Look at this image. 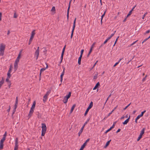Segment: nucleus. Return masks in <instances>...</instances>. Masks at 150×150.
Instances as JSON below:
<instances>
[{
  "label": "nucleus",
  "mask_w": 150,
  "mask_h": 150,
  "mask_svg": "<svg viewBox=\"0 0 150 150\" xmlns=\"http://www.w3.org/2000/svg\"><path fill=\"white\" fill-rule=\"evenodd\" d=\"M36 105V102L35 101H34L33 103V104L32 106V107L30 110L29 113L28 115V117L29 119L30 117L32 115V114L34 112V109H35Z\"/></svg>",
  "instance_id": "1"
},
{
  "label": "nucleus",
  "mask_w": 150,
  "mask_h": 150,
  "mask_svg": "<svg viewBox=\"0 0 150 150\" xmlns=\"http://www.w3.org/2000/svg\"><path fill=\"white\" fill-rule=\"evenodd\" d=\"M5 45L3 44H1L0 46V56H3L4 54V50Z\"/></svg>",
  "instance_id": "2"
},
{
  "label": "nucleus",
  "mask_w": 150,
  "mask_h": 150,
  "mask_svg": "<svg viewBox=\"0 0 150 150\" xmlns=\"http://www.w3.org/2000/svg\"><path fill=\"white\" fill-rule=\"evenodd\" d=\"M71 96V92H69L68 95H66V96H64V98L63 100V102L64 103H66L68 99Z\"/></svg>",
  "instance_id": "3"
},
{
  "label": "nucleus",
  "mask_w": 150,
  "mask_h": 150,
  "mask_svg": "<svg viewBox=\"0 0 150 150\" xmlns=\"http://www.w3.org/2000/svg\"><path fill=\"white\" fill-rule=\"evenodd\" d=\"M35 30H34L32 31V32L31 33V35L30 38V39L29 42V43H28L29 45H30L31 43V42L32 41V40H33V38L35 34Z\"/></svg>",
  "instance_id": "4"
},
{
  "label": "nucleus",
  "mask_w": 150,
  "mask_h": 150,
  "mask_svg": "<svg viewBox=\"0 0 150 150\" xmlns=\"http://www.w3.org/2000/svg\"><path fill=\"white\" fill-rule=\"evenodd\" d=\"M65 47H66V45H65L62 51V53L61 57V61L60 62V63H61L62 61V59H63V55H64V52L65 51Z\"/></svg>",
  "instance_id": "5"
},
{
  "label": "nucleus",
  "mask_w": 150,
  "mask_h": 150,
  "mask_svg": "<svg viewBox=\"0 0 150 150\" xmlns=\"http://www.w3.org/2000/svg\"><path fill=\"white\" fill-rule=\"evenodd\" d=\"M42 131L46 132L47 130V127L45 124L44 123H42Z\"/></svg>",
  "instance_id": "6"
},
{
  "label": "nucleus",
  "mask_w": 150,
  "mask_h": 150,
  "mask_svg": "<svg viewBox=\"0 0 150 150\" xmlns=\"http://www.w3.org/2000/svg\"><path fill=\"white\" fill-rule=\"evenodd\" d=\"M89 139H88L87 140H86V141L85 142V143L83 144V145L81 146V148H80L81 150H83V148L86 145V143L87 142H89Z\"/></svg>",
  "instance_id": "7"
},
{
  "label": "nucleus",
  "mask_w": 150,
  "mask_h": 150,
  "mask_svg": "<svg viewBox=\"0 0 150 150\" xmlns=\"http://www.w3.org/2000/svg\"><path fill=\"white\" fill-rule=\"evenodd\" d=\"M95 44V42H94L93 43V44L92 45V46H91L90 51L89 52V53L87 55V57H88L90 54L91 53V52L92 51L93 48L94 46V45Z\"/></svg>",
  "instance_id": "8"
},
{
  "label": "nucleus",
  "mask_w": 150,
  "mask_h": 150,
  "mask_svg": "<svg viewBox=\"0 0 150 150\" xmlns=\"http://www.w3.org/2000/svg\"><path fill=\"white\" fill-rule=\"evenodd\" d=\"M39 51H36L35 53L34 56L36 57V59L37 60L39 57Z\"/></svg>",
  "instance_id": "9"
},
{
  "label": "nucleus",
  "mask_w": 150,
  "mask_h": 150,
  "mask_svg": "<svg viewBox=\"0 0 150 150\" xmlns=\"http://www.w3.org/2000/svg\"><path fill=\"white\" fill-rule=\"evenodd\" d=\"M130 118V116H129V117L123 122V124L124 125H126L129 122Z\"/></svg>",
  "instance_id": "10"
},
{
  "label": "nucleus",
  "mask_w": 150,
  "mask_h": 150,
  "mask_svg": "<svg viewBox=\"0 0 150 150\" xmlns=\"http://www.w3.org/2000/svg\"><path fill=\"white\" fill-rule=\"evenodd\" d=\"M18 67V63H14V70L15 71L17 70Z\"/></svg>",
  "instance_id": "11"
},
{
  "label": "nucleus",
  "mask_w": 150,
  "mask_h": 150,
  "mask_svg": "<svg viewBox=\"0 0 150 150\" xmlns=\"http://www.w3.org/2000/svg\"><path fill=\"white\" fill-rule=\"evenodd\" d=\"M83 128H84L83 127H82L81 128V130H80V131H79V132L78 133L79 136V137L80 136L81 134L83 132Z\"/></svg>",
  "instance_id": "12"
},
{
  "label": "nucleus",
  "mask_w": 150,
  "mask_h": 150,
  "mask_svg": "<svg viewBox=\"0 0 150 150\" xmlns=\"http://www.w3.org/2000/svg\"><path fill=\"white\" fill-rule=\"evenodd\" d=\"M48 97L44 95L43 96V101L44 103H45L47 100Z\"/></svg>",
  "instance_id": "13"
},
{
  "label": "nucleus",
  "mask_w": 150,
  "mask_h": 150,
  "mask_svg": "<svg viewBox=\"0 0 150 150\" xmlns=\"http://www.w3.org/2000/svg\"><path fill=\"white\" fill-rule=\"evenodd\" d=\"M100 86V83L99 82H98L96 84L95 87L93 88V90H94L96 89L98 87Z\"/></svg>",
  "instance_id": "14"
},
{
  "label": "nucleus",
  "mask_w": 150,
  "mask_h": 150,
  "mask_svg": "<svg viewBox=\"0 0 150 150\" xmlns=\"http://www.w3.org/2000/svg\"><path fill=\"white\" fill-rule=\"evenodd\" d=\"M51 91V90L50 89H49L47 91V92H46V93L45 94V95L48 97V96L49 95Z\"/></svg>",
  "instance_id": "15"
},
{
  "label": "nucleus",
  "mask_w": 150,
  "mask_h": 150,
  "mask_svg": "<svg viewBox=\"0 0 150 150\" xmlns=\"http://www.w3.org/2000/svg\"><path fill=\"white\" fill-rule=\"evenodd\" d=\"M145 130V129L144 128H143L141 131L139 135L142 136L143 134L144 133Z\"/></svg>",
  "instance_id": "16"
},
{
  "label": "nucleus",
  "mask_w": 150,
  "mask_h": 150,
  "mask_svg": "<svg viewBox=\"0 0 150 150\" xmlns=\"http://www.w3.org/2000/svg\"><path fill=\"white\" fill-rule=\"evenodd\" d=\"M76 106V105L75 104L73 105L72 107H71V109L70 110V113H71L73 111L75 107Z\"/></svg>",
  "instance_id": "17"
},
{
  "label": "nucleus",
  "mask_w": 150,
  "mask_h": 150,
  "mask_svg": "<svg viewBox=\"0 0 150 150\" xmlns=\"http://www.w3.org/2000/svg\"><path fill=\"white\" fill-rule=\"evenodd\" d=\"M4 82V80L2 79V80H1L0 81V88H1V86H2V85L3 84Z\"/></svg>",
  "instance_id": "18"
},
{
  "label": "nucleus",
  "mask_w": 150,
  "mask_h": 150,
  "mask_svg": "<svg viewBox=\"0 0 150 150\" xmlns=\"http://www.w3.org/2000/svg\"><path fill=\"white\" fill-rule=\"evenodd\" d=\"M5 139H6V138H4V137H3V138H2V139H1V141H0V143H1L3 144L4 141L5 140Z\"/></svg>",
  "instance_id": "19"
},
{
  "label": "nucleus",
  "mask_w": 150,
  "mask_h": 150,
  "mask_svg": "<svg viewBox=\"0 0 150 150\" xmlns=\"http://www.w3.org/2000/svg\"><path fill=\"white\" fill-rule=\"evenodd\" d=\"M48 65H47V66H46V68H42V69H40V71H45L46 69H47V68H48Z\"/></svg>",
  "instance_id": "20"
},
{
  "label": "nucleus",
  "mask_w": 150,
  "mask_h": 150,
  "mask_svg": "<svg viewBox=\"0 0 150 150\" xmlns=\"http://www.w3.org/2000/svg\"><path fill=\"white\" fill-rule=\"evenodd\" d=\"M76 18H75L74 21L73 28H75V24H76Z\"/></svg>",
  "instance_id": "21"
},
{
  "label": "nucleus",
  "mask_w": 150,
  "mask_h": 150,
  "mask_svg": "<svg viewBox=\"0 0 150 150\" xmlns=\"http://www.w3.org/2000/svg\"><path fill=\"white\" fill-rule=\"evenodd\" d=\"M18 144H15V146L14 150H18Z\"/></svg>",
  "instance_id": "22"
},
{
  "label": "nucleus",
  "mask_w": 150,
  "mask_h": 150,
  "mask_svg": "<svg viewBox=\"0 0 150 150\" xmlns=\"http://www.w3.org/2000/svg\"><path fill=\"white\" fill-rule=\"evenodd\" d=\"M111 140H110L108 141L107 142V143H106V145H105V147H107V146H108L109 145V144L110 143V142H111Z\"/></svg>",
  "instance_id": "23"
},
{
  "label": "nucleus",
  "mask_w": 150,
  "mask_h": 150,
  "mask_svg": "<svg viewBox=\"0 0 150 150\" xmlns=\"http://www.w3.org/2000/svg\"><path fill=\"white\" fill-rule=\"evenodd\" d=\"M93 106V103L92 101H91L88 106L89 108H91Z\"/></svg>",
  "instance_id": "24"
},
{
  "label": "nucleus",
  "mask_w": 150,
  "mask_h": 150,
  "mask_svg": "<svg viewBox=\"0 0 150 150\" xmlns=\"http://www.w3.org/2000/svg\"><path fill=\"white\" fill-rule=\"evenodd\" d=\"M74 28H72V29L71 31V38H72L73 35V34L74 31Z\"/></svg>",
  "instance_id": "25"
},
{
  "label": "nucleus",
  "mask_w": 150,
  "mask_h": 150,
  "mask_svg": "<svg viewBox=\"0 0 150 150\" xmlns=\"http://www.w3.org/2000/svg\"><path fill=\"white\" fill-rule=\"evenodd\" d=\"M3 144L0 143V150L2 149L3 147Z\"/></svg>",
  "instance_id": "26"
},
{
  "label": "nucleus",
  "mask_w": 150,
  "mask_h": 150,
  "mask_svg": "<svg viewBox=\"0 0 150 150\" xmlns=\"http://www.w3.org/2000/svg\"><path fill=\"white\" fill-rule=\"evenodd\" d=\"M122 59H120L118 61V62H116L113 66V67H115L117 64H118L121 61V60Z\"/></svg>",
  "instance_id": "27"
},
{
  "label": "nucleus",
  "mask_w": 150,
  "mask_h": 150,
  "mask_svg": "<svg viewBox=\"0 0 150 150\" xmlns=\"http://www.w3.org/2000/svg\"><path fill=\"white\" fill-rule=\"evenodd\" d=\"M7 78H10L11 76V73L8 72L7 73Z\"/></svg>",
  "instance_id": "28"
},
{
  "label": "nucleus",
  "mask_w": 150,
  "mask_h": 150,
  "mask_svg": "<svg viewBox=\"0 0 150 150\" xmlns=\"http://www.w3.org/2000/svg\"><path fill=\"white\" fill-rule=\"evenodd\" d=\"M110 39V38L109 37H108L106 40L104 42V44H105Z\"/></svg>",
  "instance_id": "29"
},
{
  "label": "nucleus",
  "mask_w": 150,
  "mask_h": 150,
  "mask_svg": "<svg viewBox=\"0 0 150 150\" xmlns=\"http://www.w3.org/2000/svg\"><path fill=\"white\" fill-rule=\"evenodd\" d=\"M21 51H20L19 54L18 55V57H17V59H20V57H21Z\"/></svg>",
  "instance_id": "30"
},
{
  "label": "nucleus",
  "mask_w": 150,
  "mask_h": 150,
  "mask_svg": "<svg viewBox=\"0 0 150 150\" xmlns=\"http://www.w3.org/2000/svg\"><path fill=\"white\" fill-rule=\"evenodd\" d=\"M10 78H7V77L6 79V81L7 82H8V83H11V81H10L9 80V79Z\"/></svg>",
  "instance_id": "31"
},
{
  "label": "nucleus",
  "mask_w": 150,
  "mask_h": 150,
  "mask_svg": "<svg viewBox=\"0 0 150 150\" xmlns=\"http://www.w3.org/2000/svg\"><path fill=\"white\" fill-rule=\"evenodd\" d=\"M142 136L139 135V137H138V139H137V141H139L140 140V139L142 138Z\"/></svg>",
  "instance_id": "32"
},
{
  "label": "nucleus",
  "mask_w": 150,
  "mask_h": 150,
  "mask_svg": "<svg viewBox=\"0 0 150 150\" xmlns=\"http://www.w3.org/2000/svg\"><path fill=\"white\" fill-rule=\"evenodd\" d=\"M12 66L10 65V68H9V70L8 71V72L11 73V71L12 70Z\"/></svg>",
  "instance_id": "33"
},
{
  "label": "nucleus",
  "mask_w": 150,
  "mask_h": 150,
  "mask_svg": "<svg viewBox=\"0 0 150 150\" xmlns=\"http://www.w3.org/2000/svg\"><path fill=\"white\" fill-rule=\"evenodd\" d=\"M18 144V138H16L15 140V144Z\"/></svg>",
  "instance_id": "34"
},
{
  "label": "nucleus",
  "mask_w": 150,
  "mask_h": 150,
  "mask_svg": "<svg viewBox=\"0 0 150 150\" xmlns=\"http://www.w3.org/2000/svg\"><path fill=\"white\" fill-rule=\"evenodd\" d=\"M46 133L45 132L42 131L41 136H44Z\"/></svg>",
  "instance_id": "35"
},
{
  "label": "nucleus",
  "mask_w": 150,
  "mask_h": 150,
  "mask_svg": "<svg viewBox=\"0 0 150 150\" xmlns=\"http://www.w3.org/2000/svg\"><path fill=\"white\" fill-rule=\"evenodd\" d=\"M69 10L67 9V18L68 19V18H69Z\"/></svg>",
  "instance_id": "36"
},
{
  "label": "nucleus",
  "mask_w": 150,
  "mask_h": 150,
  "mask_svg": "<svg viewBox=\"0 0 150 150\" xmlns=\"http://www.w3.org/2000/svg\"><path fill=\"white\" fill-rule=\"evenodd\" d=\"M51 11H55V8L54 6H53L52 7V9L51 10Z\"/></svg>",
  "instance_id": "37"
},
{
  "label": "nucleus",
  "mask_w": 150,
  "mask_h": 150,
  "mask_svg": "<svg viewBox=\"0 0 150 150\" xmlns=\"http://www.w3.org/2000/svg\"><path fill=\"white\" fill-rule=\"evenodd\" d=\"M71 1H72V0H70V1L69 2V6H68V9H69H69H70V4H71Z\"/></svg>",
  "instance_id": "38"
},
{
  "label": "nucleus",
  "mask_w": 150,
  "mask_h": 150,
  "mask_svg": "<svg viewBox=\"0 0 150 150\" xmlns=\"http://www.w3.org/2000/svg\"><path fill=\"white\" fill-rule=\"evenodd\" d=\"M64 72H62V74L60 75V78H61V79H63V76H64Z\"/></svg>",
  "instance_id": "39"
},
{
  "label": "nucleus",
  "mask_w": 150,
  "mask_h": 150,
  "mask_svg": "<svg viewBox=\"0 0 150 150\" xmlns=\"http://www.w3.org/2000/svg\"><path fill=\"white\" fill-rule=\"evenodd\" d=\"M147 12H146L144 14V15L142 17V19H144V17H145V16H146V15H147Z\"/></svg>",
  "instance_id": "40"
},
{
  "label": "nucleus",
  "mask_w": 150,
  "mask_h": 150,
  "mask_svg": "<svg viewBox=\"0 0 150 150\" xmlns=\"http://www.w3.org/2000/svg\"><path fill=\"white\" fill-rule=\"evenodd\" d=\"M132 12L131 11H130L129 12V14H128L126 16V18H127L129 16H130L132 13Z\"/></svg>",
  "instance_id": "41"
},
{
  "label": "nucleus",
  "mask_w": 150,
  "mask_h": 150,
  "mask_svg": "<svg viewBox=\"0 0 150 150\" xmlns=\"http://www.w3.org/2000/svg\"><path fill=\"white\" fill-rule=\"evenodd\" d=\"M37 115H38V118H40L41 117V116L40 115V113L38 112L37 113Z\"/></svg>",
  "instance_id": "42"
},
{
  "label": "nucleus",
  "mask_w": 150,
  "mask_h": 150,
  "mask_svg": "<svg viewBox=\"0 0 150 150\" xmlns=\"http://www.w3.org/2000/svg\"><path fill=\"white\" fill-rule=\"evenodd\" d=\"M147 75H146L145 77L142 80V81L143 82H144V81H145L146 80V78L147 77Z\"/></svg>",
  "instance_id": "43"
},
{
  "label": "nucleus",
  "mask_w": 150,
  "mask_h": 150,
  "mask_svg": "<svg viewBox=\"0 0 150 150\" xmlns=\"http://www.w3.org/2000/svg\"><path fill=\"white\" fill-rule=\"evenodd\" d=\"M17 16L16 15V13L15 12L14 14L13 18H17Z\"/></svg>",
  "instance_id": "44"
},
{
  "label": "nucleus",
  "mask_w": 150,
  "mask_h": 150,
  "mask_svg": "<svg viewBox=\"0 0 150 150\" xmlns=\"http://www.w3.org/2000/svg\"><path fill=\"white\" fill-rule=\"evenodd\" d=\"M131 103H130L129 105L127 106L125 108H124V110H125L130 105Z\"/></svg>",
  "instance_id": "45"
},
{
  "label": "nucleus",
  "mask_w": 150,
  "mask_h": 150,
  "mask_svg": "<svg viewBox=\"0 0 150 150\" xmlns=\"http://www.w3.org/2000/svg\"><path fill=\"white\" fill-rule=\"evenodd\" d=\"M19 61V59H16L15 60V63H18Z\"/></svg>",
  "instance_id": "46"
},
{
  "label": "nucleus",
  "mask_w": 150,
  "mask_h": 150,
  "mask_svg": "<svg viewBox=\"0 0 150 150\" xmlns=\"http://www.w3.org/2000/svg\"><path fill=\"white\" fill-rule=\"evenodd\" d=\"M146 112V111L145 110L144 111H143L142 112L141 114H140L142 116Z\"/></svg>",
  "instance_id": "47"
},
{
  "label": "nucleus",
  "mask_w": 150,
  "mask_h": 150,
  "mask_svg": "<svg viewBox=\"0 0 150 150\" xmlns=\"http://www.w3.org/2000/svg\"><path fill=\"white\" fill-rule=\"evenodd\" d=\"M141 117H142V116L141 115H139L136 118L138 120Z\"/></svg>",
  "instance_id": "48"
},
{
  "label": "nucleus",
  "mask_w": 150,
  "mask_h": 150,
  "mask_svg": "<svg viewBox=\"0 0 150 150\" xmlns=\"http://www.w3.org/2000/svg\"><path fill=\"white\" fill-rule=\"evenodd\" d=\"M111 129L110 128L109 129H108L105 132V134H106L107 133H108V132L110 131V130H111Z\"/></svg>",
  "instance_id": "49"
},
{
  "label": "nucleus",
  "mask_w": 150,
  "mask_h": 150,
  "mask_svg": "<svg viewBox=\"0 0 150 150\" xmlns=\"http://www.w3.org/2000/svg\"><path fill=\"white\" fill-rule=\"evenodd\" d=\"M18 104H15V105H14V110H16V108L17 107V105Z\"/></svg>",
  "instance_id": "50"
},
{
  "label": "nucleus",
  "mask_w": 150,
  "mask_h": 150,
  "mask_svg": "<svg viewBox=\"0 0 150 150\" xmlns=\"http://www.w3.org/2000/svg\"><path fill=\"white\" fill-rule=\"evenodd\" d=\"M16 104H18V97H17L16 98V102H15Z\"/></svg>",
  "instance_id": "51"
},
{
  "label": "nucleus",
  "mask_w": 150,
  "mask_h": 150,
  "mask_svg": "<svg viewBox=\"0 0 150 150\" xmlns=\"http://www.w3.org/2000/svg\"><path fill=\"white\" fill-rule=\"evenodd\" d=\"M114 111V110H113L110 112V113H109L108 115V116H109L112 112H113Z\"/></svg>",
  "instance_id": "52"
},
{
  "label": "nucleus",
  "mask_w": 150,
  "mask_h": 150,
  "mask_svg": "<svg viewBox=\"0 0 150 150\" xmlns=\"http://www.w3.org/2000/svg\"><path fill=\"white\" fill-rule=\"evenodd\" d=\"M88 121H86L84 124L83 126V127H84V126H85V125L88 123Z\"/></svg>",
  "instance_id": "53"
},
{
  "label": "nucleus",
  "mask_w": 150,
  "mask_h": 150,
  "mask_svg": "<svg viewBox=\"0 0 150 150\" xmlns=\"http://www.w3.org/2000/svg\"><path fill=\"white\" fill-rule=\"evenodd\" d=\"M138 40L136 41H135L134 42H133V43H132L131 45V46H132L133 45H134V44H135V43L137 41H138Z\"/></svg>",
  "instance_id": "54"
},
{
  "label": "nucleus",
  "mask_w": 150,
  "mask_h": 150,
  "mask_svg": "<svg viewBox=\"0 0 150 150\" xmlns=\"http://www.w3.org/2000/svg\"><path fill=\"white\" fill-rule=\"evenodd\" d=\"M88 110H86V112L85 113V114H84V115L85 116H86L88 112Z\"/></svg>",
  "instance_id": "55"
},
{
  "label": "nucleus",
  "mask_w": 150,
  "mask_h": 150,
  "mask_svg": "<svg viewBox=\"0 0 150 150\" xmlns=\"http://www.w3.org/2000/svg\"><path fill=\"white\" fill-rule=\"evenodd\" d=\"M6 132H5V133H4V134L3 137H4V138H6Z\"/></svg>",
  "instance_id": "56"
},
{
  "label": "nucleus",
  "mask_w": 150,
  "mask_h": 150,
  "mask_svg": "<svg viewBox=\"0 0 150 150\" xmlns=\"http://www.w3.org/2000/svg\"><path fill=\"white\" fill-rule=\"evenodd\" d=\"M10 109H11V107L10 106H9V108L7 109V111L8 112H9L10 110Z\"/></svg>",
  "instance_id": "57"
},
{
  "label": "nucleus",
  "mask_w": 150,
  "mask_h": 150,
  "mask_svg": "<svg viewBox=\"0 0 150 150\" xmlns=\"http://www.w3.org/2000/svg\"><path fill=\"white\" fill-rule=\"evenodd\" d=\"M136 5H135L132 8V9L130 11H131V12L136 7Z\"/></svg>",
  "instance_id": "58"
},
{
  "label": "nucleus",
  "mask_w": 150,
  "mask_h": 150,
  "mask_svg": "<svg viewBox=\"0 0 150 150\" xmlns=\"http://www.w3.org/2000/svg\"><path fill=\"white\" fill-rule=\"evenodd\" d=\"M114 35V34H112L109 37L110 38V39L113 35Z\"/></svg>",
  "instance_id": "59"
},
{
  "label": "nucleus",
  "mask_w": 150,
  "mask_h": 150,
  "mask_svg": "<svg viewBox=\"0 0 150 150\" xmlns=\"http://www.w3.org/2000/svg\"><path fill=\"white\" fill-rule=\"evenodd\" d=\"M84 50H82L81 51V54H83Z\"/></svg>",
  "instance_id": "60"
},
{
  "label": "nucleus",
  "mask_w": 150,
  "mask_h": 150,
  "mask_svg": "<svg viewBox=\"0 0 150 150\" xmlns=\"http://www.w3.org/2000/svg\"><path fill=\"white\" fill-rule=\"evenodd\" d=\"M120 130H120V129H118L117 130V132H116V133H118V132H120Z\"/></svg>",
  "instance_id": "61"
},
{
  "label": "nucleus",
  "mask_w": 150,
  "mask_h": 150,
  "mask_svg": "<svg viewBox=\"0 0 150 150\" xmlns=\"http://www.w3.org/2000/svg\"><path fill=\"white\" fill-rule=\"evenodd\" d=\"M149 39V38H146L144 40V42H145L146 40H147L148 39Z\"/></svg>",
  "instance_id": "62"
},
{
  "label": "nucleus",
  "mask_w": 150,
  "mask_h": 150,
  "mask_svg": "<svg viewBox=\"0 0 150 150\" xmlns=\"http://www.w3.org/2000/svg\"><path fill=\"white\" fill-rule=\"evenodd\" d=\"M150 32V30H147L146 32V33H149Z\"/></svg>",
  "instance_id": "63"
},
{
  "label": "nucleus",
  "mask_w": 150,
  "mask_h": 150,
  "mask_svg": "<svg viewBox=\"0 0 150 150\" xmlns=\"http://www.w3.org/2000/svg\"><path fill=\"white\" fill-rule=\"evenodd\" d=\"M78 63L79 65L81 64V61H78Z\"/></svg>",
  "instance_id": "64"
}]
</instances>
